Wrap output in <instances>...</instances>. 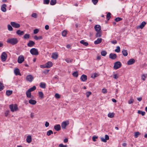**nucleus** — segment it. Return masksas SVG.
Masks as SVG:
<instances>
[{"instance_id": "nucleus-23", "label": "nucleus", "mask_w": 147, "mask_h": 147, "mask_svg": "<svg viewBox=\"0 0 147 147\" xmlns=\"http://www.w3.org/2000/svg\"><path fill=\"white\" fill-rule=\"evenodd\" d=\"M29 102L31 105H34L36 103V101L35 100L31 99L29 100Z\"/></svg>"}, {"instance_id": "nucleus-58", "label": "nucleus", "mask_w": 147, "mask_h": 147, "mask_svg": "<svg viewBox=\"0 0 147 147\" xmlns=\"http://www.w3.org/2000/svg\"><path fill=\"white\" fill-rule=\"evenodd\" d=\"M67 145H63L62 144H61L59 145V147H67Z\"/></svg>"}, {"instance_id": "nucleus-50", "label": "nucleus", "mask_w": 147, "mask_h": 147, "mask_svg": "<svg viewBox=\"0 0 147 147\" xmlns=\"http://www.w3.org/2000/svg\"><path fill=\"white\" fill-rule=\"evenodd\" d=\"M140 133L139 132H136L134 134V137L136 138L138 137V136L140 134Z\"/></svg>"}, {"instance_id": "nucleus-56", "label": "nucleus", "mask_w": 147, "mask_h": 147, "mask_svg": "<svg viewBox=\"0 0 147 147\" xmlns=\"http://www.w3.org/2000/svg\"><path fill=\"white\" fill-rule=\"evenodd\" d=\"M101 140L102 141L104 142H107V140L106 139H105V138H101Z\"/></svg>"}, {"instance_id": "nucleus-46", "label": "nucleus", "mask_w": 147, "mask_h": 147, "mask_svg": "<svg viewBox=\"0 0 147 147\" xmlns=\"http://www.w3.org/2000/svg\"><path fill=\"white\" fill-rule=\"evenodd\" d=\"M98 76V74L96 73H94L92 74L91 77L93 78H95Z\"/></svg>"}, {"instance_id": "nucleus-60", "label": "nucleus", "mask_w": 147, "mask_h": 147, "mask_svg": "<svg viewBox=\"0 0 147 147\" xmlns=\"http://www.w3.org/2000/svg\"><path fill=\"white\" fill-rule=\"evenodd\" d=\"M119 77V76H118L117 75V74H115L113 75V78L115 79H117Z\"/></svg>"}, {"instance_id": "nucleus-9", "label": "nucleus", "mask_w": 147, "mask_h": 147, "mask_svg": "<svg viewBox=\"0 0 147 147\" xmlns=\"http://www.w3.org/2000/svg\"><path fill=\"white\" fill-rule=\"evenodd\" d=\"M69 124V122L68 121H63L61 123V126L62 129L65 128Z\"/></svg>"}, {"instance_id": "nucleus-19", "label": "nucleus", "mask_w": 147, "mask_h": 147, "mask_svg": "<svg viewBox=\"0 0 147 147\" xmlns=\"http://www.w3.org/2000/svg\"><path fill=\"white\" fill-rule=\"evenodd\" d=\"M101 38H98L97 40L94 41V44L95 45L101 43L102 41Z\"/></svg>"}, {"instance_id": "nucleus-3", "label": "nucleus", "mask_w": 147, "mask_h": 147, "mask_svg": "<svg viewBox=\"0 0 147 147\" xmlns=\"http://www.w3.org/2000/svg\"><path fill=\"white\" fill-rule=\"evenodd\" d=\"M30 53L34 55H37L38 54V50L35 48L31 49L30 51Z\"/></svg>"}, {"instance_id": "nucleus-20", "label": "nucleus", "mask_w": 147, "mask_h": 147, "mask_svg": "<svg viewBox=\"0 0 147 147\" xmlns=\"http://www.w3.org/2000/svg\"><path fill=\"white\" fill-rule=\"evenodd\" d=\"M27 142L29 143L31 142L32 141V137L31 136L28 135L27 136L26 139Z\"/></svg>"}, {"instance_id": "nucleus-16", "label": "nucleus", "mask_w": 147, "mask_h": 147, "mask_svg": "<svg viewBox=\"0 0 147 147\" xmlns=\"http://www.w3.org/2000/svg\"><path fill=\"white\" fill-rule=\"evenodd\" d=\"M16 33L19 36H21L24 34V32L23 31H21L19 30L17 31Z\"/></svg>"}, {"instance_id": "nucleus-1", "label": "nucleus", "mask_w": 147, "mask_h": 147, "mask_svg": "<svg viewBox=\"0 0 147 147\" xmlns=\"http://www.w3.org/2000/svg\"><path fill=\"white\" fill-rule=\"evenodd\" d=\"M18 42V39L16 38H9L7 39V42L11 44L12 45H14L17 44Z\"/></svg>"}, {"instance_id": "nucleus-15", "label": "nucleus", "mask_w": 147, "mask_h": 147, "mask_svg": "<svg viewBox=\"0 0 147 147\" xmlns=\"http://www.w3.org/2000/svg\"><path fill=\"white\" fill-rule=\"evenodd\" d=\"M54 129L56 131H59L61 129L60 125L59 124H57L54 126Z\"/></svg>"}, {"instance_id": "nucleus-38", "label": "nucleus", "mask_w": 147, "mask_h": 147, "mask_svg": "<svg viewBox=\"0 0 147 147\" xmlns=\"http://www.w3.org/2000/svg\"><path fill=\"white\" fill-rule=\"evenodd\" d=\"M107 54V53L105 51H102L101 52V55L103 56H105Z\"/></svg>"}, {"instance_id": "nucleus-57", "label": "nucleus", "mask_w": 147, "mask_h": 147, "mask_svg": "<svg viewBox=\"0 0 147 147\" xmlns=\"http://www.w3.org/2000/svg\"><path fill=\"white\" fill-rule=\"evenodd\" d=\"M98 138V137L96 136H94L92 137V140L94 141H96V139Z\"/></svg>"}, {"instance_id": "nucleus-30", "label": "nucleus", "mask_w": 147, "mask_h": 147, "mask_svg": "<svg viewBox=\"0 0 147 147\" xmlns=\"http://www.w3.org/2000/svg\"><path fill=\"white\" fill-rule=\"evenodd\" d=\"M39 97L41 99H42L44 97V96L43 92H38Z\"/></svg>"}, {"instance_id": "nucleus-33", "label": "nucleus", "mask_w": 147, "mask_h": 147, "mask_svg": "<svg viewBox=\"0 0 147 147\" xmlns=\"http://www.w3.org/2000/svg\"><path fill=\"white\" fill-rule=\"evenodd\" d=\"M36 89V87L35 86H34L30 88L28 90L30 92H31L35 90Z\"/></svg>"}, {"instance_id": "nucleus-61", "label": "nucleus", "mask_w": 147, "mask_h": 147, "mask_svg": "<svg viewBox=\"0 0 147 147\" xmlns=\"http://www.w3.org/2000/svg\"><path fill=\"white\" fill-rule=\"evenodd\" d=\"M111 42L113 44H115L117 43V42L116 40H114L111 41Z\"/></svg>"}, {"instance_id": "nucleus-26", "label": "nucleus", "mask_w": 147, "mask_h": 147, "mask_svg": "<svg viewBox=\"0 0 147 147\" xmlns=\"http://www.w3.org/2000/svg\"><path fill=\"white\" fill-rule=\"evenodd\" d=\"M26 95L27 97L28 98H30L31 97V92L29 91L28 90L26 92Z\"/></svg>"}, {"instance_id": "nucleus-12", "label": "nucleus", "mask_w": 147, "mask_h": 147, "mask_svg": "<svg viewBox=\"0 0 147 147\" xmlns=\"http://www.w3.org/2000/svg\"><path fill=\"white\" fill-rule=\"evenodd\" d=\"M35 44V43L32 40H30L27 44V46L30 47H31L34 46Z\"/></svg>"}, {"instance_id": "nucleus-47", "label": "nucleus", "mask_w": 147, "mask_h": 147, "mask_svg": "<svg viewBox=\"0 0 147 147\" xmlns=\"http://www.w3.org/2000/svg\"><path fill=\"white\" fill-rule=\"evenodd\" d=\"M111 13L110 12H109L107 13V18L108 20H109L110 19L111 17Z\"/></svg>"}, {"instance_id": "nucleus-14", "label": "nucleus", "mask_w": 147, "mask_h": 147, "mask_svg": "<svg viewBox=\"0 0 147 147\" xmlns=\"http://www.w3.org/2000/svg\"><path fill=\"white\" fill-rule=\"evenodd\" d=\"M135 62V60L133 59H130L127 62V64L130 65L133 64Z\"/></svg>"}, {"instance_id": "nucleus-64", "label": "nucleus", "mask_w": 147, "mask_h": 147, "mask_svg": "<svg viewBox=\"0 0 147 147\" xmlns=\"http://www.w3.org/2000/svg\"><path fill=\"white\" fill-rule=\"evenodd\" d=\"M2 83L0 82V91L2 90L3 89L2 86Z\"/></svg>"}, {"instance_id": "nucleus-48", "label": "nucleus", "mask_w": 147, "mask_h": 147, "mask_svg": "<svg viewBox=\"0 0 147 147\" xmlns=\"http://www.w3.org/2000/svg\"><path fill=\"white\" fill-rule=\"evenodd\" d=\"M65 61L67 63H71L72 62V60L68 58L65 59Z\"/></svg>"}, {"instance_id": "nucleus-40", "label": "nucleus", "mask_w": 147, "mask_h": 147, "mask_svg": "<svg viewBox=\"0 0 147 147\" xmlns=\"http://www.w3.org/2000/svg\"><path fill=\"white\" fill-rule=\"evenodd\" d=\"M53 134V131L51 130H49L47 132V135L48 136H49L51 134Z\"/></svg>"}, {"instance_id": "nucleus-32", "label": "nucleus", "mask_w": 147, "mask_h": 147, "mask_svg": "<svg viewBox=\"0 0 147 147\" xmlns=\"http://www.w3.org/2000/svg\"><path fill=\"white\" fill-rule=\"evenodd\" d=\"M51 57L54 59H56L58 57V55L56 53H53Z\"/></svg>"}, {"instance_id": "nucleus-52", "label": "nucleus", "mask_w": 147, "mask_h": 147, "mask_svg": "<svg viewBox=\"0 0 147 147\" xmlns=\"http://www.w3.org/2000/svg\"><path fill=\"white\" fill-rule=\"evenodd\" d=\"M37 15L36 13H33L32 14V16L34 18H37Z\"/></svg>"}, {"instance_id": "nucleus-59", "label": "nucleus", "mask_w": 147, "mask_h": 147, "mask_svg": "<svg viewBox=\"0 0 147 147\" xmlns=\"http://www.w3.org/2000/svg\"><path fill=\"white\" fill-rule=\"evenodd\" d=\"M55 96L57 98H60V95L58 93L55 94Z\"/></svg>"}, {"instance_id": "nucleus-4", "label": "nucleus", "mask_w": 147, "mask_h": 147, "mask_svg": "<svg viewBox=\"0 0 147 147\" xmlns=\"http://www.w3.org/2000/svg\"><path fill=\"white\" fill-rule=\"evenodd\" d=\"M53 65V63L51 61H49L47 63H46L44 65V67H42V65H41V68H49Z\"/></svg>"}, {"instance_id": "nucleus-25", "label": "nucleus", "mask_w": 147, "mask_h": 147, "mask_svg": "<svg viewBox=\"0 0 147 147\" xmlns=\"http://www.w3.org/2000/svg\"><path fill=\"white\" fill-rule=\"evenodd\" d=\"M42 38V37L41 36H35L34 37V39L36 40H41Z\"/></svg>"}, {"instance_id": "nucleus-21", "label": "nucleus", "mask_w": 147, "mask_h": 147, "mask_svg": "<svg viewBox=\"0 0 147 147\" xmlns=\"http://www.w3.org/2000/svg\"><path fill=\"white\" fill-rule=\"evenodd\" d=\"M6 5L5 4H3L1 7V10L3 12H5L6 11Z\"/></svg>"}, {"instance_id": "nucleus-45", "label": "nucleus", "mask_w": 147, "mask_h": 147, "mask_svg": "<svg viewBox=\"0 0 147 147\" xmlns=\"http://www.w3.org/2000/svg\"><path fill=\"white\" fill-rule=\"evenodd\" d=\"M50 2V0H43V3L45 4H48Z\"/></svg>"}, {"instance_id": "nucleus-22", "label": "nucleus", "mask_w": 147, "mask_h": 147, "mask_svg": "<svg viewBox=\"0 0 147 147\" xmlns=\"http://www.w3.org/2000/svg\"><path fill=\"white\" fill-rule=\"evenodd\" d=\"M14 73L16 75H20V71L18 68L14 70Z\"/></svg>"}, {"instance_id": "nucleus-7", "label": "nucleus", "mask_w": 147, "mask_h": 147, "mask_svg": "<svg viewBox=\"0 0 147 147\" xmlns=\"http://www.w3.org/2000/svg\"><path fill=\"white\" fill-rule=\"evenodd\" d=\"M11 26L14 28H17L20 27V25L19 24L16 23L15 22H11Z\"/></svg>"}, {"instance_id": "nucleus-24", "label": "nucleus", "mask_w": 147, "mask_h": 147, "mask_svg": "<svg viewBox=\"0 0 147 147\" xmlns=\"http://www.w3.org/2000/svg\"><path fill=\"white\" fill-rule=\"evenodd\" d=\"M40 87L42 88H45L46 87V84L44 82H41L40 84Z\"/></svg>"}, {"instance_id": "nucleus-8", "label": "nucleus", "mask_w": 147, "mask_h": 147, "mask_svg": "<svg viewBox=\"0 0 147 147\" xmlns=\"http://www.w3.org/2000/svg\"><path fill=\"white\" fill-rule=\"evenodd\" d=\"M24 60V56L22 55H20L18 58V62L19 63H21Z\"/></svg>"}, {"instance_id": "nucleus-31", "label": "nucleus", "mask_w": 147, "mask_h": 147, "mask_svg": "<svg viewBox=\"0 0 147 147\" xmlns=\"http://www.w3.org/2000/svg\"><path fill=\"white\" fill-rule=\"evenodd\" d=\"M12 93V91L11 90H7L6 91V94L8 96L11 95Z\"/></svg>"}, {"instance_id": "nucleus-13", "label": "nucleus", "mask_w": 147, "mask_h": 147, "mask_svg": "<svg viewBox=\"0 0 147 147\" xmlns=\"http://www.w3.org/2000/svg\"><path fill=\"white\" fill-rule=\"evenodd\" d=\"M146 24V22L144 21L142 22L140 25L138 26V28L142 29Z\"/></svg>"}, {"instance_id": "nucleus-6", "label": "nucleus", "mask_w": 147, "mask_h": 147, "mask_svg": "<svg viewBox=\"0 0 147 147\" xmlns=\"http://www.w3.org/2000/svg\"><path fill=\"white\" fill-rule=\"evenodd\" d=\"M7 57V54L5 52H3L1 55V59L3 61H4L6 60Z\"/></svg>"}, {"instance_id": "nucleus-10", "label": "nucleus", "mask_w": 147, "mask_h": 147, "mask_svg": "<svg viewBox=\"0 0 147 147\" xmlns=\"http://www.w3.org/2000/svg\"><path fill=\"white\" fill-rule=\"evenodd\" d=\"M26 79L27 81L31 82L33 80L34 78L32 75H29L27 76Z\"/></svg>"}, {"instance_id": "nucleus-34", "label": "nucleus", "mask_w": 147, "mask_h": 147, "mask_svg": "<svg viewBox=\"0 0 147 147\" xmlns=\"http://www.w3.org/2000/svg\"><path fill=\"white\" fill-rule=\"evenodd\" d=\"M102 33L101 31L97 32L96 34V37H100L101 36Z\"/></svg>"}, {"instance_id": "nucleus-63", "label": "nucleus", "mask_w": 147, "mask_h": 147, "mask_svg": "<svg viewBox=\"0 0 147 147\" xmlns=\"http://www.w3.org/2000/svg\"><path fill=\"white\" fill-rule=\"evenodd\" d=\"M105 139H106V140H108L109 139V136L108 135H105Z\"/></svg>"}, {"instance_id": "nucleus-37", "label": "nucleus", "mask_w": 147, "mask_h": 147, "mask_svg": "<svg viewBox=\"0 0 147 147\" xmlns=\"http://www.w3.org/2000/svg\"><path fill=\"white\" fill-rule=\"evenodd\" d=\"M138 113L142 115V116L144 115L145 114V112L140 110H138Z\"/></svg>"}, {"instance_id": "nucleus-36", "label": "nucleus", "mask_w": 147, "mask_h": 147, "mask_svg": "<svg viewBox=\"0 0 147 147\" xmlns=\"http://www.w3.org/2000/svg\"><path fill=\"white\" fill-rule=\"evenodd\" d=\"M67 34V31L66 30H64L62 32V35L63 36L65 37L66 36Z\"/></svg>"}, {"instance_id": "nucleus-27", "label": "nucleus", "mask_w": 147, "mask_h": 147, "mask_svg": "<svg viewBox=\"0 0 147 147\" xmlns=\"http://www.w3.org/2000/svg\"><path fill=\"white\" fill-rule=\"evenodd\" d=\"M80 43L86 46H87L88 45V42H85L84 40H81L80 41Z\"/></svg>"}, {"instance_id": "nucleus-35", "label": "nucleus", "mask_w": 147, "mask_h": 147, "mask_svg": "<svg viewBox=\"0 0 147 147\" xmlns=\"http://www.w3.org/2000/svg\"><path fill=\"white\" fill-rule=\"evenodd\" d=\"M114 114L113 113H109L108 115V117L111 118H113L114 117Z\"/></svg>"}, {"instance_id": "nucleus-44", "label": "nucleus", "mask_w": 147, "mask_h": 147, "mask_svg": "<svg viewBox=\"0 0 147 147\" xmlns=\"http://www.w3.org/2000/svg\"><path fill=\"white\" fill-rule=\"evenodd\" d=\"M115 51L117 53H119L120 51V47L119 46H117V49L115 50Z\"/></svg>"}, {"instance_id": "nucleus-29", "label": "nucleus", "mask_w": 147, "mask_h": 147, "mask_svg": "<svg viewBox=\"0 0 147 147\" xmlns=\"http://www.w3.org/2000/svg\"><path fill=\"white\" fill-rule=\"evenodd\" d=\"M122 53L124 56H127L128 53L126 50L123 49L122 51Z\"/></svg>"}, {"instance_id": "nucleus-43", "label": "nucleus", "mask_w": 147, "mask_h": 147, "mask_svg": "<svg viewBox=\"0 0 147 147\" xmlns=\"http://www.w3.org/2000/svg\"><path fill=\"white\" fill-rule=\"evenodd\" d=\"M134 102V100L132 98H131L128 101V103L129 104H131L133 103Z\"/></svg>"}, {"instance_id": "nucleus-51", "label": "nucleus", "mask_w": 147, "mask_h": 147, "mask_svg": "<svg viewBox=\"0 0 147 147\" xmlns=\"http://www.w3.org/2000/svg\"><path fill=\"white\" fill-rule=\"evenodd\" d=\"M122 20V18H119V17H118V18H116L115 19V21L117 22H119V21H121Z\"/></svg>"}, {"instance_id": "nucleus-62", "label": "nucleus", "mask_w": 147, "mask_h": 147, "mask_svg": "<svg viewBox=\"0 0 147 147\" xmlns=\"http://www.w3.org/2000/svg\"><path fill=\"white\" fill-rule=\"evenodd\" d=\"M45 125L46 127H48L49 125V123L47 121L46 122L45 124Z\"/></svg>"}, {"instance_id": "nucleus-2", "label": "nucleus", "mask_w": 147, "mask_h": 147, "mask_svg": "<svg viewBox=\"0 0 147 147\" xmlns=\"http://www.w3.org/2000/svg\"><path fill=\"white\" fill-rule=\"evenodd\" d=\"M9 108L11 111L12 112L17 111L18 109L17 105L16 104L14 105L13 104L10 105H9Z\"/></svg>"}, {"instance_id": "nucleus-54", "label": "nucleus", "mask_w": 147, "mask_h": 147, "mask_svg": "<svg viewBox=\"0 0 147 147\" xmlns=\"http://www.w3.org/2000/svg\"><path fill=\"white\" fill-rule=\"evenodd\" d=\"M92 1L94 5H95L97 3L98 1L97 0H92Z\"/></svg>"}, {"instance_id": "nucleus-17", "label": "nucleus", "mask_w": 147, "mask_h": 147, "mask_svg": "<svg viewBox=\"0 0 147 147\" xmlns=\"http://www.w3.org/2000/svg\"><path fill=\"white\" fill-rule=\"evenodd\" d=\"M80 79L82 81H85L87 79V76L86 75L83 74L81 76Z\"/></svg>"}, {"instance_id": "nucleus-53", "label": "nucleus", "mask_w": 147, "mask_h": 147, "mask_svg": "<svg viewBox=\"0 0 147 147\" xmlns=\"http://www.w3.org/2000/svg\"><path fill=\"white\" fill-rule=\"evenodd\" d=\"M92 94L91 92H86V95L87 97H88L89 96Z\"/></svg>"}, {"instance_id": "nucleus-39", "label": "nucleus", "mask_w": 147, "mask_h": 147, "mask_svg": "<svg viewBox=\"0 0 147 147\" xmlns=\"http://www.w3.org/2000/svg\"><path fill=\"white\" fill-rule=\"evenodd\" d=\"M56 0H51L50 4L51 5H54L56 3Z\"/></svg>"}, {"instance_id": "nucleus-11", "label": "nucleus", "mask_w": 147, "mask_h": 147, "mask_svg": "<svg viewBox=\"0 0 147 147\" xmlns=\"http://www.w3.org/2000/svg\"><path fill=\"white\" fill-rule=\"evenodd\" d=\"M117 55L116 54L111 53L109 54V57L112 59H115L117 58Z\"/></svg>"}, {"instance_id": "nucleus-18", "label": "nucleus", "mask_w": 147, "mask_h": 147, "mask_svg": "<svg viewBox=\"0 0 147 147\" xmlns=\"http://www.w3.org/2000/svg\"><path fill=\"white\" fill-rule=\"evenodd\" d=\"M95 30L97 32H99L101 30V27L99 25H96L94 26Z\"/></svg>"}, {"instance_id": "nucleus-41", "label": "nucleus", "mask_w": 147, "mask_h": 147, "mask_svg": "<svg viewBox=\"0 0 147 147\" xmlns=\"http://www.w3.org/2000/svg\"><path fill=\"white\" fill-rule=\"evenodd\" d=\"M8 29L9 31H11L13 30V28L11 26L10 24H8L7 25Z\"/></svg>"}, {"instance_id": "nucleus-49", "label": "nucleus", "mask_w": 147, "mask_h": 147, "mask_svg": "<svg viewBox=\"0 0 147 147\" xmlns=\"http://www.w3.org/2000/svg\"><path fill=\"white\" fill-rule=\"evenodd\" d=\"M75 77H77L78 76V74L77 71L74 72L72 74Z\"/></svg>"}, {"instance_id": "nucleus-42", "label": "nucleus", "mask_w": 147, "mask_h": 147, "mask_svg": "<svg viewBox=\"0 0 147 147\" xmlns=\"http://www.w3.org/2000/svg\"><path fill=\"white\" fill-rule=\"evenodd\" d=\"M147 77V74H144L142 76V79L143 81L145 80V78Z\"/></svg>"}, {"instance_id": "nucleus-55", "label": "nucleus", "mask_w": 147, "mask_h": 147, "mask_svg": "<svg viewBox=\"0 0 147 147\" xmlns=\"http://www.w3.org/2000/svg\"><path fill=\"white\" fill-rule=\"evenodd\" d=\"M39 31V30L38 29H36L34 30V34H37Z\"/></svg>"}, {"instance_id": "nucleus-28", "label": "nucleus", "mask_w": 147, "mask_h": 147, "mask_svg": "<svg viewBox=\"0 0 147 147\" xmlns=\"http://www.w3.org/2000/svg\"><path fill=\"white\" fill-rule=\"evenodd\" d=\"M30 35L29 34H25L23 36V38L27 40L30 38Z\"/></svg>"}, {"instance_id": "nucleus-5", "label": "nucleus", "mask_w": 147, "mask_h": 147, "mask_svg": "<svg viewBox=\"0 0 147 147\" xmlns=\"http://www.w3.org/2000/svg\"><path fill=\"white\" fill-rule=\"evenodd\" d=\"M121 66V63L120 61H117L114 63V69H117L119 68Z\"/></svg>"}]
</instances>
